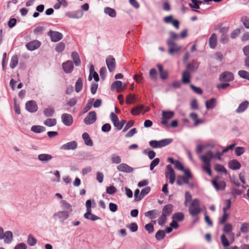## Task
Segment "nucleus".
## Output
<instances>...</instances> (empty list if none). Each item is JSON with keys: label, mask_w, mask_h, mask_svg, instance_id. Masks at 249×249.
Listing matches in <instances>:
<instances>
[{"label": "nucleus", "mask_w": 249, "mask_h": 249, "mask_svg": "<svg viewBox=\"0 0 249 249\" xmlns=\"http://www.w3.org/2000/svg\"><path fill=\"white\" fill-rule=\"evenodd\" d=\"M213 158V153L211 151H209L201 157V159L204 163L202 168L209 176L212 175L210 162Z\"/></svg>", "instance_id": "nucleus-1"}, {"label": "nucleus", "mask_w": 249, "mask_h": 249, "mask_svg": "<svg viewBox=\"0 0 249 249\" xmlns=\"http://www.w3.org/2000/svg\"><path fill=\"white\" fill-rule=\"evenodd\" d=\"M189 212L192 216H195L200 213L201 210L199 206V201L198 199H194L192 201L189 208Z\"/></svg>", "instance_id": "nucleus-2"}, {"label": "nucleus", "mask_w": 249, "mask_h": 249, "mask_svg": "<svg viewBox=\"0 0 249 249\" xmlns=\"http://www.w3.org/2000/svg\"><path fill=\"white\" fill-rule=\"evenodd\" d=\"M3 239L6 244L11 243L13 240V233L11 231H6L4 232L3 229L0 227V240Z\"/></svg>", "instance_id": "nucleus-3"}, {"label": "nucleus", "mask_w": 249, "mask_h": 249, "mask_svg": "<svg viewBox=\"0 0 249 249\" xmlns=\"http://www.w3.org/2000/svg\"><path fill=\"white\" fill-rule=\"evenodd\" d=\"M171 140L170 139H163L160 141L152 140L149 142V145L154 148H161L170 144Z\"/></svg>", "instance_id": "nucleus-4"}, {"label": "nucleus", "mask_w": 249, "mask_h": 249, "mask_svg": "<svg viewBox=\"0 0 249 249\" xmlns=\"http://www.w3.org/2000/svg\"><path fill=\"white\" fill-rule=\"evenodd\" d=\"M171 212V204L165 205L163 209L162 214L160 216L158 220L159 225H162L165 223L166 216L169 214Z\"/></svg>", "instance_id": "nucleus-5"}, {"label": "nucleus", "mask_w": 249, "mask_h": 249, "mask_svg": "<svg viewBox=\"0 0 249 249\" xmlns=\"http://www.w3.org/2000/svg\"><path fill=\"white\" fill-rule=\"evenodd\" d=\"M125 84H123L121 81L116 80L113 82L110 87L111 91H116L118 93L122 92L124 91Z\"/></svg>", "instance_id": "nucleus-6"}, {"label": "nucleus", "mask_w": 249, "mask_h": 249, "mask_svg": "<svg viewBox=\"0 0 249 249\" xmlns=\"http://www.w3.org/2000/svg\"><path fill=\"white\" fill-rule=\"evenodd\" d=\"M71 213L67 211H59L53 214V217L55 219H58L61 222H63L68 218Z\"/></svg>", "instance_id": "nucleus-7"}, {"label": "nucleus", "mask_w": 249, "mask_h": 249, "mask_svg": "<svg viewBox=\"0 0 249 249\" xmlns=\"http://www.w3.org/2000/svg\"><path fill=\"white\" fill-rule=\"evenodd\" d=\"M47 35L50 36L51 41L53 42H58L63 37V35L61 33L51 30L47 33Z\"/></svg>", "instance_id": "nucleus-8"}, {"label": "nucleus", "mask_w": 249, "mask_h": 249, "mask_svg": "<svg viewBox=\"0 0 249 249\" xmlns=\"http://www.w3.org/2000/svg\"><path fill=\"white\" fill-rule=\"evenodd\" d=\"M106 63L110 72H112L115 71L116 63L115 59L112 55H109L107 57Z\"/></svg>", "instance_id": "nucleus-9"}, {"label": "nucleus", "mask_w": 249, "mask_h": 249, "mask_svg": "<svg viewBox=\"0 0 249 249\" xmlns=\"http://www.w3.org/2000/svg\"><path fill=\"white\" fill-rule=\"evenodd\" d=\"M184 173L185 174V176H180L178 178L177 183L178 185H181L183 183H188L189 179L192 178V175L189 170L184 171Z\"/></svg>", "instance_id": "nucleus-10"}, {"label": "nucleus", "mask_w": 249, "mask_h": 249, "mask_svg": "<svg viewBox=\"0 0 249 249\" xmlns=\"http://www.w3.org/2000/svg\"><path fill=\"white\" fill-rule=\"evenodd\" d=\"M61 119L63 124L67 126L72 125L73 120L72 115L69 113H63L61 115Z\"/></svg>", "instance_id": "nucleus-11"}, {"label": "nucleus", "mask_w": 249, "mask_h": 249, "mask_svg": "<svg viewBox=\"0 0 249 249\" xmlns=\"http://www.w3.org/2000/svg\"><path fill=\"white\" fill-rule=\"evenodd\" d=\"M62 68L65 73H71L74 69L73 63L71 60H68L62 63Z\"/></svg>", "instance_id": "nucleus-12"}, {"label": "nucleus", "mask_w": 249, "mask_h": 249, "mask_svg": "<svg viewBox=\"0 0 249 249\" xmlns=\"http://www.w3.org/2000/svg\"><path fill=\"white\" fill-rule=\"evenodd\" d=\"M41 42L38 40H34L26 44L25 46L27 49L30 51H34L39 48Z\"/></svg>", "instance_id": "nucleus-13"}, {"label": "nucleus", "mask_w": 249, "mask_h": 249, "mask_svg": "<svg viewBox=\"0 0 249 249\" xmlns=\"http://www.w3.org/2000/svg\"><path fill=\"white\" fill-rule=\"evenodd\" d=\"M162 116L161 123L167 127L171 126V124L168 123L169 120L171 118V111H162Z\"/></svg>", "instance_id": "nucleus-14"}, {"label": "nucleus", "mask_w": 249, "mask_h": 249, "mask_svg": "<svg viewBox=\"0 0 249 249\" xmlns=\"http://www.w3.org/2000/svg\"><path fill=\"white\" fill-rule=\"evenodd\" d=\"M96 120V113L95 111H90L84 120V123L87 125L92 124Z\"/></svg>", "instance_id": "nucleus-15"}, {"label": "nucleus", "mask_w": 249, "mask_h": 249, "mask_svg": "<svg viewBox=\"0 0 249 249\" xmlns=\"http://www.w3.org/2000/svg\"><path fill=\"white\" fill-rule=\"evenodd\" d=\"M219 79L221 82H230L234 79V76L231 72L226 71L220 75Z\"/></svg>", "instance_id": "nucleus-16"}, {"label": "nucleus", "mask_w": 249, "mask_h": 249, "mask_svg": "<svg viewBox=\"0 0 249 249\" xmlns=\"http://www.w3.org/2000/svg\"><path fill=\"white\" fill-rule=\"evenodd\" d=\"M158 69L160 77L162 81L166 80L169 76L168 72L163 69V65L160 64H157L156 65Z\"/></svg>", "instance_id": "nucleus-17"}, {"label": "nucleus", "mask_w": 249, "mask_h": 249, "mask_svg": "<svg viewBox=\"0 0 249 249\" xmlns=\"http://www.w3.org/2000/svg\"><path fill=\"white\" fill-rule=\"evenodd\" d=\"M65 16L71 18H79L83 15V12L82 10H76L74 11L67 12Z\"/></svg>", "instance_id": "nucleus-18"}, {"label": "nucleus", "mask_w": 249, "mask_h": 249, "mask_svg": "<svg viewBox=\"0 0 249 249\" xmlns=\"http://www.w3.org/2000/svg\"><path fill=\"white\" fill-rule=\"evenodd\" d=\"M53 158V156L48 154H39L37 157L38 160L43 164L48 163Z\"/></svg>", "instance_id": "nucleus-19"}, {"label": "nucleus", "mask_w": 249, "mask_h": 249, "mask_svg": "<svg viewBox=\"0 0 249 249\" xmlns=\"http://www.w3.org/2000/svg\"><path fill=\"white\" fill-rule=\"evenodd\" d=\"M26 109L30 112H35L37 110V106L34 101H29L25 105Z\"/></svg>", "instance_id": "nucleus-20"}, {"label": "nucleus", "mask_w": 249, "mask_h": 249, "mask_svg": "<svg viewBox=\"0 0 249 249\" xmlns=\"http://www.w3.org/2000/svg\"><path fill=\"white\" fill-rule=\"evenodd\" d=\"M77 147V142L73 141L63 144L61 146L60 149L63 150H74Z\"/></svg>", "instance_id": "nucleus-21"}, {"label": "nucleus", "mask_w": 249, "mask_h": 249, "mask_svg": "<svg viewBox=\"0 0 249 249\" xmlns=\"http://www.w3.org/2000/svg\"><path fill=\"white\" fill-rule=\"evenodd\" d=\"M117 169L120 171L127 173H132L133 168L125 163H121L117 166Z\"/></svg>", "instance_id": "nucleus-22"}, {"label": "nucleus", "mask_w": 249, "mask_h": 249, "mask_svg": "<svg viewBox=\"0 0 249 249\" xmlns=\"http://www.w3.org/2000/svg\"><path fill=\"white\" fill-rule=\"evenodd\" d=\"M212 183L216 190H223L226 187V183L224 181L217 182L215 179H213Z\"/></svg>", "instance_id": "nucleus-23"}, {"label": "nucleus", "mask_w": 249, "mask_h": 249, "mask_svg": "<svg viewBox=\"0 0 249 249\" xmlns=\"http://www.w3.org/2000/svg\"><path fill=\"white\" fill-rule=\"evenodd\" d=\"M71 57L72 58L73 63L76 66H79L81 61L80 59L79 53L76 51H73L71 53Z\"/></svg>", "instance_id": "nucleus-24"}, {"label": "nucleus", "mask_w": 249, "mask_h": 249, "mask_svg": "<svg viewBox=\"0 0 249 249\" xmlns=\"http://www.w3.org/2000/svg\"><path fill=\"white\" fill-rule=\"evenodd\" d=\"M60 207L63 210L62 211H67L70 213H71L72 209L71 205L65 200H61Z\"/></svg>", "instance_id": "nucleus-25"}, {"label": "nucleus", "mask_w": 249, "mask_h": 249, "mask_svg": "<svg viewBox=\"0 0 249 249\" xmlns=\"http://www.w3.org/2000/svg\"><path fill=\"white\" fill-rule=\"evenodd\" d=\"M210 48L214 49L217 45V36L215 33H213L209 40Z\"/></svg>", "instance_id": "nucleus-26"}, {"label": "nucleus", "mask_w": 249, "mask_h": 249, "mask_svg": "<svg viewBox=\"0 0 249 249\" xmlns=\"http://www.w3.org/2000/svg\"><path fill=\"white\" fill-rule=\"evenodd\" d=\"M89 72L91 74L92 78L95 82H98L100 80V78L98 73L95 71L94 66L93 64L91 63L89 67Z\"/></svg>", "instance_id": "nucleus-27"}, {"label": "nucleus", "mask_w": 249, "mask_h": 249, "mask_svg": "<svg viewBox=\"0 0 249 249\" xmlns=\"http://www.w3.org/2000/svg\"><path fill=\"white\" fill-rule=\"evenodd\" d=\"M160 212L156 210L149 211L144 213V215L148 217L150 219H155L159 215Z\"/></svg>", "instance_id": "nucleus-28"}, {"label": "nucleus", "mask_w": 249, "mask_h": 249, "mask_svg": "<svg viewBox=\"0 0 249 249\" xmlns=\"http://www.w3.org/2000/svg\"><path fill=\"white\" fill-rule=\"evenodd\" d=\"M249 105V102L247 101H245L241 103L238 108L236 110L237 113H240L244 111L248 107Z\"/></svg>", "instance_id": "nucleus-29"}, {"label": "nucleus", "mask_w": 249, "mask_h": 249, "mask_svg": "<svg viewBox=\"0 0 249 249\" xmlns=\"http://www.w3.org/2000/svg\"><path fill=\"white\" fill-rule=\"evenodd\" d=\"M232 230V226L231 223H227L225 224L223 231L224 233H230V234H231L232 237V241L231 243L233 242L234 237V234L231 232Z\"/></svg>", "instance_id": "nucleus-30"}, {"label": "nucleus", "mask_w": 249, "mask_h": 249, "mask_svg": "<svg viewBox=\"0 0 249 249\" xmlns=\"http://www.w3.org/2000/svg\"><path fill=\"white\" fill-rule=\"evenodd\" d=\"M82 138L83 139L86 145L89 146H92L93 145L92 141L88 133L84 132L82 134Z\"/></svg>", "instance_id": "nucleus-31"}, {"label": "nucleus", "mask_w": 249, "mask_h": 249, "mask_svg": "<svg viewBox=\"0 0 249 249\" xmlns=\"http://www.w3.org/2000/svg\"><path fill=\"white\" fill-rule=\"evenodd\" d=\"M104 13L111 18H115L117 15L116 10L109 7H106L104 8Z\"/></svg>", "instance_id": "nucleus-32"}, {"label": "nucleus", "mask_w": 249, "mask_h": 249, "mask_svg": "<svg viewBox=\"0 0 249 249\" xmlns=\"http://www.w3.org/2000/svg\"><path fill=\"white\" fill-rule=\"evenodd\" d=\"M85 218L92 221H95L101 219L100 217L95 215L91 213V211H87L84 215Z\"/></svg>", "instance_id": "nucleus-33"}, {"label": "nucleus", "mask_w": 249, "mask_h": 249, "mask_svg": "<svg viewBox=\"0 0 249 249\" xmlns=\"http://www.w3.org/2000/svg\"><path fill=\"white\" fill-rule=\"evenodd\" d=\"M83 87V80L81 77H79L75 85V91L77 93L80 92Z\"/></svg>", "instance_id": "nucleus-34"}, {"label": "nucleus", "mask_w": 249, "mask_h": 249, "mask_svg": "<svg viewBox=\"0 0 249 249\" xmlns=\"http://www.w3.org/2000/svg\"><path fill=\"white\" fill-rule=\"evenodd\" d=\"M190 118L194 122V125L197 126L199 124L203 123V121L198 119L197 114L195 112H193L190 114Z\"/></svg>", "instance_id": "nucleus-35"}, {"label": "nucleus", "mask_w": 249, "mask_h": 249, "mask_svg": "<svg viewBox=\"0 0 249 249\" xmlns=\"http://www.w3.org/2000/svg\"><path fill=\"white\" fill-rule=\"evenodd\" d=\"M229 166L231 169L238 170L240 168L241 164L238 161L233 160L229 161Z\"/></svg>", "instance_id": "nucleus-36"}, {"label": "nucleus", "mask_w": 249, "mask_h": 249, "mask_svg": "<svg viewBox=\"0 0 249 249\" xmlns=\"http://www.w3.org/2000/svg\"><path fill=\"white\" fill-rule=\"evenodd\" d=\"M229 29L228 27H223L221 24H217L214 27V30H219V32L221 35L227 34Z\"/></svg>", "instance_id": "nucleus-37"}, {"label": "nucleus", "mask_w": 249, "mask_h": 249, "mask_svg": "<svg viewBox=\"0 0 249 249\" xmlns=\"http://www.w3.org/2000/svg\"><path fill=\"white\" fill-rule=\"evenodd\" d=\"M174 165L175 168L179 171L184 172L186 171L183 165L178 160H175L172 159V165Z\"/></svg>", "instance_id": "nucleus-38"}, {"label": "nucleus", "mask_w": 249, "mask_h": 249, "mask_svg": "<svg viewBox=\"0 0 249 249\" xmlns=\"http://www.w3.org/2000/svg\"><path fill=\"white\" fill-rule=\"evenodd\" d=\"M216 100L214 98H211L205 102L206 107L207 109H212L216 106Z\"/></svg>", "instance_id": "nucleus-39"}, {"label": "nucleus", "mask_w": 249, "mask_h": 249, "mask_svg": "<svg viewBox=\"0 0 249 249\" xmlns=\"http://www.w3.org/2000/svg\"><path fill=\"white\" fill-rule=\"evenodd\" d=\"M45 127L41 125H33L31 127V130L35 133H40L45 131Z\"/></svg>", "instance_id": "nucleus-40"}, {"label": "nucleus", "mask_w": 249, "mask_h": 249, "mask_svg": "<svg viewBox=\"0 0 249 249\" xmlns=\"http://www.w3.org/2000/svg\"><path fill=\"white\" fill-rule=\"evenodd\" d=\"M18 56L17 54H14L11 57L10 67L11 69H13L17 66L18 64Z\"/></svg>", "instance_id": "nucleus-41"}, {"label": "nucleus", "mask_w": 249, "mask_h": 249, "mask_svg": "<svg viewBox=\"0 0 249 249\" xmlns=\"http://www.w3.org/2000/svg\"><path fill=\"white\" fill-rule=\"evenodd\" d=\"M190 73L188 71H184L182 74V80L185 84L189 83L190 81Z\"/></svg>", "instance_id": "nucleus-42"}, {"label": "nucleus", "mask_w": 249, "mask_h": 249, "mask_svg": "<svg viewBox=\"0 0 249 249\" xmlns=\"http://www.w3.org/2000/svg\"><path fill=\"white\" fill-rule=\"evenodd\" d=\"M55 111L53 107H48L44 109L43 113L47 117H50L53 116Z\"/></svg>", "instance_id": "nucleus-43"}, {"label": "nucleus", "mask_w": 249, "mask_h": 249, "mask_svg": "<svg viewBox=\"0 0 249 249\" xmlns=\"http://www.w3.org/2000/svg\"><path fill=\"white\" fill-rule=\"evenodd\" d=\"M149 77L151 79L156 81L158 78V72L156 69L152 68L149 71Z\"/></svg>", "instance_id": "nucleus-44"}, {"label": "nucleus", "mask_w": 249, "mask_h": 249, "mask_svg": "<svg viewBox=\"0 0 249 249\" xmlns=\"http://www.w3.org/2000/svg\"><path fill=\"white\" fill-rule=\"evenodd\" d=\"M44 124L47 126H49V127L53 126L55 125L56 124V120L54 118L47 119L44 121Z\"/></svg>", "instance_id": "nucleus-45"}, {"label": "nucleus", "mask_w": 249, "mask_h": 249, "mask_svg": "<svg viewBox=\"0 0 249 249\" xmlns=\"http://www.w3.org/2000/svg\"><path fill=\"white\" fill-rule=\"evenodd\" d=\"M166 178L168 182L171 183V165L169 164L166 166V171L165 173Z\"/></svg>", "instance_id": "nucleus-46"}, {"label": "nucleus", "mask_w": 249, "mask_h": 249, "mask_svg": "<svg viewBox=\"0 0 249 249\" xmlns=\"http://www.w3.org/2000/svg\"><path fill=\"white\" fill-rule=\"evenodd\" d=\"M65 48V44L61 41L57 44L55 47V51L58 53H62Z\"/></svg>", "instance_id": "nucleus-47"}, {"label": "nucleus", "mask_w": 249, "mask_h": 249, "mask_svg": "<svg viewBox=\"0 0 249 249\" xmlns=\"http://www.w3.org/2000/svg\"><path fill=\"white\" fill-rule=\"evenodd\" d=\"M184 219V214L182 213H177L172 216V220L181 221Z\"/></svg>", "instance_id": "nucleus-48"}, {"label": "nucleus", "mask_w": 249, "mask_h": 249, "mask_svg": "<svg viewBox=\"0 0 249 249\" xmlns=\"http://www.w3.org/2000/svg\"><path fill=\"white\" fill-rule=\"evenodd\" d=\"M238 74L241 78L249 81V72L245 70H240L238 72Z\"/></svg>", "instance_id": "nucleus-49"}, {"label": "nucleus", "mask_w": 249, "mask_h": 249, "mask_svg": "<svg viewBox=\"0 0 249 249\" xmlns=\"http://www.w3.org/2000/svg\"><path fill=\"white\" fill-rule=\"evenodd\" d=\"M143 108V106H139L132 108L131 111V114L134 115L139 114Z\"/></svg>", "instance_id": "nucleus-50"}, {"label": "nucleus", "mask_w": 249, "mask_h": 249, "mask_svg": "<svg viewBox=\"0 0 249 249\" xmlns=\"http://www.w3.org/2000/svg\"><path fill=\"white\" fill-rule=\"evenodd\" d=\"M143 153L147 155L150 160L154 159L156 156V153L153 150H151L149 149H144Z\"/></svg>", "instance_id": "nucleus-51"}, {"label": "nucleus", "mask_w": 249, "mask_h": 249, "mask_svg": "<svg viewBox=\"0 0 249 249\" xmlns=\"http://www.w3.org/2000/svg\"><path fill=\"white\" fill-rule=\"evenodd\" d=\"M221 241L223 246L226 248L230 245V242L228 240L226 235L223 234L221 235Z\"/></svg>", "instance_id": "nucleus-52"}, {"label": "nucleus", "mask_w": 249, "mask_h": 249, "mask_svg": "<svg viewBox=\"0 0 249 249\" xmlns=\"http://www.w3.org/2000/svg\"><path fill=\"white\" fill-rule=\"evenodd\" d=\"M223 213L222 216L220 218L219 221V223L220 224H224L229 217V214L227 213V212L223 211Z\"/></svg>", "instance_id": "nucleus-53"}, {"label": "nucleus", "mask_w": 249, "mask_h": 249, "mask_svg": "<svg viewBox=\"0 0 249 249\" xmlns=\"http://www.w3.org/2000/svg\"><path fill=\"white\" fill-rule=\"evenodd\" d=\"M36 240L35 239L33 235L30 234L27 239V243L30 246H34L36 243Z\"/></svg>", "instance_id": "nucleus-54"}, {"label": "nucleus", "mask_w": 249, "mask_h": 249, "mask_svg": "<svg viewBox=\"0 0 249 249\" xmlns=\"http://www.w3.org/2000/svg\"><path fill=\"white\" fill-rule=\"evenodd\" d=\"M165 233L164 231L159 230L156 233L155 238L158 240H160L162 239L165 236Z\"/></svg>", "instance_id": "nucleus-55"}, {"label": "nucleus", "mask_w": 249, "mask_h": 249, "mask_svg": "<svg viewBox=\"0 0 249 249\" xmlns=\"http://www.w3.org/2000/svg\"><path fill=\"white\" fill-rule=\"evenodd\" d=\"M136 98L135 94H128L126 96V103L128 104H133Z\"/></svg>", "instance_id": "nucleus-56"}, {"label": "nucleus", "mask_w": 249, "mask_h": 249, "mask_svg": "<svg viewBox=\"0 0 249 249\" xmlns=\"http://www.w3.org/2000/svg\"><path fill=\"white\" fill-rule=\"evenodd\" d=\"M241 21L245 28L247 29H249V18L248 17H242L241 18Z\"/></svg>", "instance_id": "nucleus-57"}, {"label": "nucleus", "mask_w": 249, "mask_h": 249, "mask_svg": "<svg viewBox=\"0 0 249 249\" xmlns=\"http://www.w3.org/2000/svg\"><path fill=\"white\" fill-rule=\"evenodd\" d=\"M249 230V224L248 223H243L241 224L240 231L243 233H247Z\"/></svg>", "instance_id": "nucleus-58"}, {"label": "nucleus", "mask_w": 249, "mask_h": 249, "mask_svg": "<svg viewBox=\"0 0 249 249\" xmlns=\"http://www.w3.org/2000/svg\"><path fill=\"white\" fill-rule=\"evenodd\" d=\"M17 22V20L16 18H10L8 21L7 25L9 28L11 29L16 26Z\"/></svg>", "instance_id": "nucleus-59"}, {"label": "nucleus", "mask_w": 249, "mask_h": 249, "mask_svg": "<svg viewBox=\"0 0 249 249\" xmlns=\"http://www.w3.org/2000/svg\"><path fill=\"white\" fill-rule=\"evenodd\" d=\"M106 73H107V69L106 67L104 66L100 68L99 71V73L101 77V78L102 80H104L106 76Z\"/></svg>", "instance_id": "nucleus-60"}, {"label": "nucleus", "mask_w": 249, "mask_h": 249, "mask_svg": "<svg viewBox=\"0 0 249 249\" xmlns=\"http://www.w3.org/2000/svg\"><path fill=\"white\" fill-rule=\"evenodd\" d=\"M94 101V99L92 98L88 101L86 107L84 108V113L87 112L89 111L92 107V103Z\"/></svg>", "instance_id": "nucleus-61"}, {"label": "nucleus", "mask_w": 249, "mask_h": 249, "mask_svg": "<svg viewBox=\"0 0 249 249\" xmlns=\"http://www.w3.org/2000/svg\"><path fill=\"white\" fill-rule=\"evenodd\" d=\"M151 188L150 187L147 186L143 188L141 192V199L144 197L145 196L147 195L150 191Z\"/></svg>", "instance_id": "nucleus-62"}, {"label": "nucleus", "mask_w": 249, "mask_h": 249, "mask_svg": "<svg viewBox=\"0 0 249 249\" xmlns=\"http://www.w3.org/2000/svg\"><path fill=\"white\" fill-rule=\"evenodd\" d=\"M182 47L172 42V53H178L181 49Z\"/></svg>", "instance_id": "nucleus-63"}, {"label": "nucleus", "mask_w": 249, "mask_h": 249, "mask_svg": "<svg viewBox=\"0 0 249 249\" xmlns=\"http://www.w3.org/2000/svg\"><path fill=\"white\" fill-rule=\"evenodd\" d=\"M106 192L109 195H113L117 192V189L114 186L107 187Z\"/></svg>", "instance_id": "nucleus-64"}]
</instances>
